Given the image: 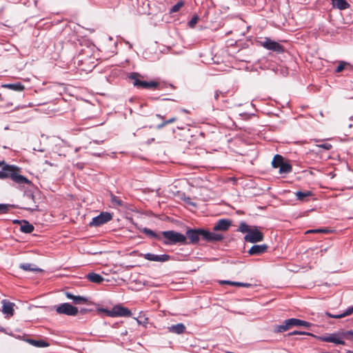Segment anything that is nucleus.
Masks as SVG:
<instances>
[{"label": "nucleus", "mask_w": 353, "mask_h": 353, "mask_svg": "<svg viewBox=\"0 0 353 353\" xmlns=\"http://www.w3.org/2000/svg\"><path fill=\"white\" fill-rule=\"evenodd\" d=\"M186 241L188 239V244H196L199 240H203L206 242H216L223 239V235L217 233L211 232L204 229H188L186 231Z\"/></svg>", "instance_id": "nucleus-1"}, {"label": "nucleus", "mask_w": 353, "mask_h": 353, "mask_svg": "<svg viewBox=\"0 0 353 353\" xmlns=\"http://www.w3.org/2000/svg\"><path fill=\"white\" fill-rule=\"evenodd\" d=\"M317 340L323 342L332 343L336 345H345V339L353 341L352 330H340L331 334L314 336Z\"/></svg>", "instance_id": "nucleus-2"}, {"label": "nucleus", "mask_w": 353, "mask_h": 353, "mask_svg": "<svg viewBox=\"0 0 353 353\" xmlns=\"http://www.w3.org/2000/svg\"><path fill=\"white\" fill-rule=\"evenodd\" d=\"M6 179L9 178L18 185H30L31 181L21 174V168L13 165H6Z\"/></svg>", "instance_id": "nucleus-3"}, {"label": "nucleus", "mask_w": 353, "mask_h": 353, "mask_svg": "<svg viewBox=\"0 0 353 353\" xmlns=\"http://www.w3.org/2000/svg\"><path fill=\"white\" fill-rule=\"evenodd\" d=\"M161 235L164 238L163 243L164 245H174V244H188L186 241V236L174 230H168L161 232Z\"/></svg>", "instance_id": "nucleus-4"}, {"label": "nucleus", "mask_w": 353, "mask_h": 353, "mask_svg": "<svg viewBox=\"0 0 353 353\" xmlns=\"http://www.w3.org/2000/svg\"><path fill=\"white\" fill-rule=\"evenodd\" d=\"M129 78L132 81V84L137 88L156 90L159 86V83L151 81H145L143 80V77L137 72H132L130 74Z\"/></svg>", "instance_id": "nucleus-5"}, {"label": "nucleus", "mask_w": 353, "mask_h": 353, "mask_svg": "<svg viewBox=\"0 0 353 353\" xmlns=\"http://www.w3.org/2000/svg\"><path fill=\"white\" fill-rule=\"evenodd\" d=\"M259 44L265 49L277 53L284 52V48L283 46L268 37H265L263 40L260 41Z\"/></svg>", "instance_id": "nucleus-6"}, {"label": "nucleus", "mask_w": 353, "mask_h": 353, "mask_svg": "<svg viewBox=\"0 0 353 353\" xmlns=\"http://www.w3.org/2000/svg\"><path fill=\"white\" fill-rule=\"evenodd\" d=\"M56 312L59 314L68 316H76L78 314V308L68 303L60 304L56 307Z\"/></svg>", "instance_id": "nucleus-7"}, {"label": "nucleus", "mask_w": 353, "mask_h": 353, "mask_svg": "<svg viewBox=\"0 0 353 353\" xmlns=\"http://www.w3.org/2000/svg\"><path fill=\"white\" fill-rule=\"evenodd\" d=\"M108 316L111 317L114 316H130L132 314L131 311L127 307L121 305L114 306L111 310H103Z\"/></svg>", "instance_id": "nucleus-8"}, {"label": "nucleus", "mask_w": 353, "mask_h": 353, "mask_svg": "<svg viewBox=\"0 0 353 353\" xmlns=\"http://www.w3.org/2000/svg\"><path fill=\"white\" fill-rule=\"evenodd\" d=\"M263 239V234L260 232L256 227L252 228L244 237L245 241L250 243L260 242L262 241Z\"/></svg>", "instance_id": "nucleus-9"}, {"label": "nucleus", "mask_w": 353, "mask_h": 353, "mask_svg": "<svg viewBox=\"0 0 353 353\" xmlns=\"http://www.w3.org/2000/svg\"><path fill=\"white\" fill-rule=\"evenodd\" d=\"M112 219V216L110 213L101 212L99 215L92 219V221L90 223V225L99 226L110 221Z\"/></svg>", "instance_id": "nucleus-10"}, {"label": "nucleus", "mask_w": 353, "mask_h": 353, "mask_svg": "<svg viewBox=\"0 0 353 353\" xmlns=\"http://www.w3.org/2000/svg\"><path fill=\"white\" fill-rule=\"evenodd\" d=\"M2 309L1 312L3 314L6 316L7 318H10L13 316L14 314V307L15 304L14 303L10 302L7 299H3L1 301Z\"/></svg>", "instance_id": "nucleus-11"}, {"label": "nucleus", "mask_w": 353, "mask_h": 353, "mask_svg": "<svg viewBox=\"0 0 353 353\" xmlns=\"http://www.w3.org/2000/svg\"><path fill=\"white\" fill-rule=\"evenodd\" d=\"M141 256L145 259L151 261L165 262L170 259V256L168 254L157 255L151 253H146L141 254Z\"/></svg>", "instance_id": "nucleus-12"}, {"label": "nucleus", "mask_w": 353, "mask_h": 353, "mask_svg": "<svg viewBox=\"0 0 353 353\" xmlns=\"http://www.w3.org/2000/svg\"><path fill=\"white\" fill-rule=\"evenodd\" d=\"M13 105V96L9 92L0 93V106L9 108Z\"/></svg>", "instance_id": "nucleus-13"}, {"label": "nucleus", "mask_w": 353, "mask_h": 353, "mask_svg": "<svg viewBox=\"0 0 353 353\" xmlns=\"http://www.w3.org/2000/svg\"><path fill=\"white\" fill-rule=\"evenodd\" d=\"M25 199L26 201L24 203V205L22 207V208L30 211H34L37 210L38 206L35 204V202L34 201V195L32 194H26L25 196Z\"/></svg>", "instance_id": "nucleus-14"}, {"label": "nucleus", "mask_w": 353, "mask_h": 353, "mask_svg": "<svg viewBox=\"0 0 353 353\" xmlns=\"http://www.w3.org/2000/svg\"><path fill=\"white\" fill-rule=\"evenodd\" d=\"M268 246L266 244L254 245L248 250L250 255L259 256L267 252Z\"/></svg>", "instance_id": "nucleus-15"}, {"label": "nucleus", "mask_w": 353, "mask_h": 353, "mask_svg": "<svg viewBox=\"0 0 353 353\" xmlns=\"http://www.w3.org/2000/svg\"><path fill=\"white\" fill-rule=\"evenodd\" d=\"M231 225V221L228 219H220L214 226L215 231H226Z\"/></svg>", "instance_id": "nucleus-16"}, {"label": "nucleus", "mask_w": 353, "mask_h": 353, "mask_svg": "<svg viewBox=\"0 0 353 353\" xmlns=\"http://www.w3.org/2000/svg\"><path fill=\"white\" fill-rule=\"evenodd\" d=\"M288 324L290 325V328L292 327H298V326H303L305 327H309L311 325V323L307 321H303L301 319H294V318L288 319Z\"/></svg>", "instance_id": "nucleus-17"}, {"label": "nucleus", "mask_w": 353, "mask_h": 353, "mask_svg": "<svg viewBox=\"0 0 353 353\" xmlns=\"http://www.w3.org/2000/svg\"><path fill=\"white\" fill-rule=\"evenodd\" d=\"M65 296L68 299H72L74 304L87 303L88 300L87 298L81 296H75L70 292H66Z\"/></svg>", "instance_id": "nucleus-18"}, {"label": "nucleus", "mask_w": 353, "mask_h": 353, "mask_svg": "<svg viewBox=\"0 0 353 353\" xmlns=\"http://www.w3.org/2000/svg\"><path fill=\"white\" fill-rule=\"evenodd\" d=\"M168 330L171 333L181 334L185 332L186 327L184 324L178 323L168 327Z\"/></svg>", "instance_id": "nucleus-19"}, {"label": "nucleus", "mask_w": 353, "mask_h": 353, "mask_svg": "<svg viewBox=\"0 0 353 353\" xmlns=\"http://www.w3.org/2000/svg\"><path fill=\"white\" fill-rule=\"evenodd\" d=\"M2 88H8L14 91L21 92L25 90V86L20 82L16 83H8L2 85Z\"/></svg>", "instance_id": "nucleus-20"}, {"label": "nucleus", "mask_w": 353, "mask_h": 353, "mask_svg": "<svg viewBox=\"0 0 353 353\" xmlns=\"http://www.w3.org/2000/svg\"><path fill=\"white\" fill-rule=\"evenodd\" d=\"M87 279L92 283H101L104 281V278L99 274L90 272L86 276Z\"/></svg>", "instance_id": "nucleus-21"}, {"label": "nucleus", "mask_w": 353, "mask_h": 353, "mask_svg": "<svg viewBox=\"0 0 353 353\" xmlns=\"http://www.w3.org/2000/svg\"><path fill=\"white\" fill-rule=\"evenodd\" d=\"M352 313H353V306H351V307H348L344 312H343L340 314L334 315L330 312H326L325 314H326V316L331 317V318L341 319V318L350 316Z\"/></svg>", "instance_id": "nucleus-22"}, {"label": "nucleus", "mask_w": 353, "mask_h": 353, "mask_svg": "<svg viewBox=\"0 0 353 353\" xmlns=\"http://www.w3.org/2000/svg\"><path fill=\"white\" fill-rule=\"evenodd\" d=\"M334 8L339 10H345L350 7V4L345 0H331Z\"/></svg>", "instance_id": "nucleus-23"}, {"label": "nucleus", "mask_w": 353, "mask_h": 353, "mask_svg": "<svg viewBox=\"0 0 353 353\" xmlns=\"http://www.w3.org/2000/svg\"><path fill=\"white\" fill-rule=\"evenodd\" d=\"M295 195L297 200L301 201H306L308 197L313 195V193L310 190L305 192L297 191L295 192Z\"/></svg>", "instance_id": "nucleus-24"}, {"label": "nucleus", "mask_w": 353, "mask_h": 353, "mask_svg": "<svg viewBox=\"0 0 353 353\" xmlns=\"http://www.w3.org/2000/svg\"><path fill=\"white\" fill-rule=\"evenodd\" d=\"M143 233H144L145 235H147L148 237L151 239H154L157 240H161V232L159 234L156 233L153 230L149 229V228H143L142 230Z\"/></svg>", "instance_id": "nucleus-25"}, {"label": "nucleus", "mask_w": 353, "mask_h": 353, "mask_svg": "<svg viewBox=\"0 0 353 353\" xmlns=\"http://www.w3.org/2000/svg\"><path fill=\"white\" fill-rule=\"evenodd\" d=\"M27 341L32 345L37 347H46L50 344L43 340L28 339Z\"/></svg>", "instance_id": "nucleus-26"}, {"label": "nucleus", "mask_w": 353, "mask_h": 353, "mask_svg": "<svg viewBox=\"0 0 353 353\" xmlns=\"http://www.w3.org/2000/svg\"><path fill=\"white\" fill-rule=\"evenodd\" d=\"M34 226L30 224L27 221H22V223L21 224V231L24 233H31L34 230Z\"/></svg>", "instance_id": "nucleus-27"}, {"label": "nucleus", "mask_w": 353, "mask_h": 353, "mask_svg": "<svg viewBox=\"0 0 353 353\" xmlns=\"http://www.w3.org/2000/svg\"><path fill=\"white\" fill-rule=\"evenodd\" d=\"M20 268L23 269L25 271H31V272H41L42 270L37 268L35 265L31 263H21L19 265Z\"/></svg>", "instance_id": "nucleus-28"}, {"label": "nucleus", "mask_w": 353, "mask_h": 353, "mask_svg": "<svg viewBox=\"0 0 353 353\" xmlns=\"http://www.w3.org/2000/svg\"><path fill=\"white\" fill-rule=\"evenodd\" d=\"M352 68H353V65H352L350 63L345 62L344 61H339V65L335 70V72L339 73L345 69L352 70Z\"/></svg>", "instance_id": "nucleus-29"}, {"label": "nucleus", "mask_w": 353, "mask_h": 353, "mask_svg": "<svg viewBox=\"0 0 353 353\" xmlns=\"http://www.w3.org/2000/svg\"><path fill=\"white\" fill-rule=\"evenodd\" d=\"M279 168L281 174H288L292 171V166L288 162H284Z\"/></svg>", "instance_id": "nucleus-30"}, {"label": "nucleus", "mask_w": 353, "mask_h": 353, "mask_svg": "<svg viewBox=\"0 0 353 353\" xmlns=\"http://www.w3.org/2000/svg\"><path fill=\"white\" fill-rule=\"evenodd\" d=\"M284 163L283 157L280 154H276L272 161V167L274 168H279Z\"/></svg>", "instance_id": "nucleus-31"}, {"label": "nucleus", "mask_w": 353, "mask_h": 353, "mask_svg": "<svg viewBox=\"0 0 353 353\" xmlns=\"http://www.w3.org/2000/svg\"><path fill=\"white\" fill-rule=\"evenodd\" d=\"M110 199L113 207L117 208L123 205V201L113 194H110Z\"/></svg>", "instance_id": "nucleus-32"}, {"label": "nucleus", "mask_w": 353, "mask_h": 353, "mask_svg": "<svg viewBox=\"0 0 353 353\" xmlns=\"http://www.w3.org/2000/svg\"><path fill=\"white\" fill-rule=\"evenodd\" d=\"M290 329V325L288 324V319L284 321L283 323L280 325H276L274 328L276 332H283Z\"/></svg>", "instance_id": "nucleus-33"}, {"label": "nucleus", "mask_w": 353, "mask_h": 353, "mask_svg": "<svg viewBox=\"0 0 353 353\" xmlns=\"http://www.w3.org/2000/svg\"><path fill=\"white\" fill-rule=\"evenodd\" d=\"M223 283H225V284L231 285L238 286V287L249 288L251 286V284H250V283H241V282H233V281H225Z\"/></svg>", "instance_id": "nucleus-34"}, {"label": "nucleus", "mask_w": 353, "mask_h": 353, "mask_svg": "<svg viewBox=\"0 0 353 353\" xmlns=\"http://www.w3.org/2000/svg\"><path fill=\"white\" fill-rule=\"evenodd\" d=\"M176 120H177V118L175 117H173L168 120L164 121L161 123H159L157 128V129H161L163 127H165V125H167L168 124H170V123L175 122Z\"/></svg>", "instance_id": "nucleus-35"}, {"label": "nucleus", "mask_w": 353, "mask_h": 353, "mask_svg": "<svg viewBox=\"0 0 353 353\" xmlns=\"http://www.w3.org/2000/svg\"><path fill=\"white\" fill-rule=\"evenodd\" d=\"M184 5V2L183 1H179L177 2L174 6L170 9V13H174L178 12Z\"/></svg>", "instance_id": "nucleus-36"}, {"label": "nucleus", "mask_w": 353, "mask_h": 353, "mask_svg": "<svg viewBox=\"0 0 353 353\" xmlns=\"http://www.w3.org/2000/svg\"><path fill=\"white\" fill-rule=\"evenodd\" d=\"M252 228H250L248 225H247L245 223H241L239 225V230L243 233H247L250 232Z\"/></svg>", "instance_id": "nucleus-37"}, {"label": "nucleus", "mask_w": 353, "mask_h": 353, "mask_svg": "<svg viewBox=\"0 0 353 353\" xmlns=\"http://www.w3.org/2000/svg\"><path fill=\"white\" fill-rule=\"evenodd\" d=\"M331 232V230L328 229H315V230H307L305 234H310V233H324V234H328Z\"/></svg>", "instance_id": "nucleus-38"}, {"label": "nucleus", "mask_w": 353, "mask_h": 353, "mask_svg": "<svg viewBox=\"0 0 353 353\" xmlns=\"http://www.w3.org/2000/svg\"><path fill=\"white\" fill-rule=\"evenodd\" d=\"M296 334H306V335L312 336L314 337L315 336V335H314L312 333L305 332H299V331H294V332H290L288 334V335H290V336L296 335Z\"/></svg>", "instance_id": "nucleus-39"}, {"label": "nucleus", "mask_w": 353, "mask_h": 353, "mask_svg": "<svg viewBox=\"0 0 353 353\" xmlns=\"http://www.w3.org/2000/svg\"><path fill=\"white\" fill-rule=\"evenodd\" d=\"M317 147L323 148V149H324L325 150H330V149H332V145L330 143H323V144L317 145Z\"/></svg>", "instance_id": "nucleus-40"}, {"label": "nucleus", "mask_w": 353, "mask_h": 353, "mask_svg": "<svg viewBox=\"0 0 353 353\" xmlns=\"http://www.w3.org/2000/svg\"><path fill=\"white\" fill-rule=\"evenodd\" d=\"M8 210V205L6 204H0V214L6 213Z\"/></svg>", "instance_id": "nucleus-41"}, {"label": "nucleus", "mask_w": 353, "mask_h": 353, "mask_svg": "<svg viewBox=\"0 0 353 353\" xmlns=\"http://www.w3.org/2000/svg\"><path fill=\"white\" fill-rule=\"evenodd\" d=\"M198 21V17L195 16L194 17L192 18V19L189 21V26L190 27H194L195 26V24L197 23Z\"/></svg>", "instance_id": "nucleus-42"}, {"label": "nucleus", "mask_w": 353, "mask_h": 353, "mask_svg": "<svg viewBox=\"0 0 353 353\" xmlns=\"http://www.w3.org/2000/svg\"><path fill=\"white\" fill-rule=\"evenodd\" d=\"M6 165L2 167L1 170L0 171V179H6Z\"/></svg>", "instance_id": "nucleus-43"}, {"label": "nucleus", "mask_w": 353, "mask_h": 353, "mask_svg": "<svg viewBox=\"0 0 353 353\" xmlns=\"http://www.w3.org/2000/svg\"><path fill=\"white\" fill-rule=\"evenodd\" d=\"M6 164L5 161H0V168L4 166Z\"/></svg>", "instance_id": "nucleus-44"}, {"label": "nucleus", "mask_w": 353, "mask_h": 353, "mask_svg": "<svg viewBox=\"0 0 353 353\" xmlns=\"http://www.w3.org/2000/svg\"><path fill=\"white\" fill-rule=\"evenodd\" d=\"M218 97H219V92H218V91H216V92H215L214 98H215L216 99H218Z\"/></svg>", "instance_id": "nucleus-45"}, {"label": "nucleus", "mask_w": 353, "mask_h": 353, "mask_svg": "<svg viewBox=\"0 0 353 353\" xmlns=\"http://www.w3.org/2000/svg\"><path fill=\"white\" fill-rule=\"evenodd\" d=\"M79 57L81 58L79 59V61H81V63H83L84 61H85V60L83 57H81V56H79Z\"/></svg>", "instance_id": "nucleus-46"}, {"label": "nucleus", "mask_w": 353, "mask_h": 353, "mask_svg": "<svg viewBox=\"0 0 353 353\" xmlns=\"http://www.w3.org/2000/svg\"><path fill=\"white\" fill-rule=\"evenodd\" d=\"M87 311H88V310H87V309H82V310H81V313L84 314V313H85Z\"/></svg>", "instance_id": "nucleus-47"}, {"label": "nucleus", "mask_w": 353, "mask_h": 353, "mask_svg": "<svg viewBox=\"0 0 353 353\" xmlns=\"http://www.w3.org/2000/svg\"><path fill=\"white\" fill-rule=\"evenodd\" d=\"M157 117L162 119H163V117L161 116V114H157Z\"/></svg>", "instance_id": "nucleus-48"}, {"label": "nucleus", "mask_w": 353, "mask_h": 353, "mask_svg": "<svg viewBox=\"0 0 353 353\" xmlns=\"http://www.w3.org/2000/svg\"><path fill=\"white\" fill-rule=\"evenodd\" d=\"M78 168L82 169L83 168V166L81 165H79V164H77V165Z\"/></svg>", "instance_id": "nucleus-49"}, {"label": "nucleus", "mask_w": 353, "mask_h": 353, "mask_svg": "<svg viewBox=\"0 0 353 353\" xmlns=\"http://www.w3.org/2000/svg\"><path fill=\"white\" fill-rule=\"evenodd\" d=\"M46 163L49 164L50 165H52L50 163H49L48 161H46Z\"/></svg>", "instance_id": "nucleus-50"}, {"label": "nucleus", "mask_w": 353, "mask_h": 353, "mask_svg": "<svg viewBox=\"0 0 353 353\" xmlns=\"http://www.w3.org/2000/svg\"><path fill=\"white\" fill-rule=\"evenodd\" d=\"M347 353H353V351H351V350H347Z\"/></svg>", "instance_id": "nucleus-51"}, {"label": "nucleus", "mask_w": 353, "mask_h": 353, "mask_svg": "<svg viewBox=\"0 0 353 353\" xmlns=\"http://www.w3.org/2000/svg\"><path fill=\"white\" fill-rule=\"evenodd\" d=\"M345 353H347V351Z\"/></svg>", "instance_id": "nucleus-52"}, {"label": "nucleus", "mask_w": 353, "mask_h": 353, "mask_svg": "<svg viewBox=\"0 0 353 353\" xmlns=\"http://www.w3.org/2000/svg\"><path fill=\"white\" fill-rule=\"evenodd\" d=\"M352 70H353V68H352Z\"/></svg>", "instance_id": "nucleus-53"}]
</instances>
